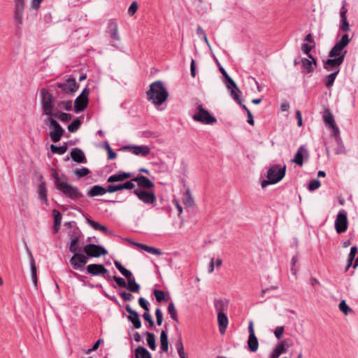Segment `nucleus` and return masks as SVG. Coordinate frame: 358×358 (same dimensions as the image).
Listing matches in <instances>:
<instances>
[{
	"instance_id": "obj_13",
	"label": "nucleus",
	"mask_w": 358,
	"mask_h": 358,
	"mask_svg": "<svg viewBox=\"0 0 358 358\" xmlns=\"http://www.w3.org/2000/svg\"><path fill=\"white\" fill-rule=\"evenodd\" d=\"M324 122L329 129H332L331 136L337 137L339 135V129L336 126L334 117L329 109H326L323 115Z\"/></svg>"
},
{
	"instance_id": "obj_50",
	"label": "nucleus",
	"mask_w": 358,
	"mask_h": 358,
	"mask_svg": "<svg viewBox=\"0 0 358 358\" xmlns=\"http://www.w3.org/2000/svg\"><path fill=\"white\" fill-rule=\"evenodd\" d=\"M59 119L62 122H68L71 120V115L66 113H57L55 116Z\"/></svg>"
},
{
	"instance_id": "obj_4",
	"label": "nucleus",
	"mask_w": 358,
	"mask_h": 358,
	"mask_svg": "<svg viewBox=\"0 0 358 358\" xmlns=\"http://www.w3.org/2000/svg\"><path fill=\"white\" fill-rule=\"evenodd\" d=\"M286 171V166L280 167L278 165L271 166L267 173L268 180L262 182V188L266 187L268 185L275 184L280 181L285 176Z\"/></svg>"
},
{
	"instance_id": "obj_51",
	"label": "nucleus",
	"mask_w": 358,
	"mask_h": 358,
	"mask_svg": "<svg viewBox=\"0 0 358 358\" xmlns=\"http://www.w3.org/2000/svg\"><path fill=\"white\" fill-rule=\"evenodd\" d=\"M225 84L227 89L231 91V90H237V91L240 92L238 87H237L236 83L232 80L231 78H229L228 80H225Z\"/></svg>"
},
{
	"instance_id": "obj_17",
	"label": "nucleus",
	"mask_w": 358,
	"mask_h": 358,
	"mask_svg": "<svg viewBox=\"0 0 358 358\" xmlns=\"http://www.w3.org/2000/svg\"><path fill=\"white\" fill-rule=\"evenodd\" d=\"M87 272L92 275H101L105 278L109 279L110 277H106L104 275L108 272V270L103 264H91L87 266Z\"/></svg>"
},
{
	"instance_id": "obj_53",
	"label": "nucleus",
	"mask_w": 358,
	"mask_h": 358,
	"mask_svg": "<svg viewBox=\"0 0 358 358\" xmlns=\"http://www.w3.org/2000/svg\"><path fill=\"white\" fill-rule=\"evenodd\" d=\"M58 106L62 109L66 110H71L72 108V101H60L58 103Z\"/></svg>"
},
{
	"instance_id": "obj_19",
	"label": "nucleus",
	"mask_w": 358,
	"mask_h": 358,
	"mask_svg": "<svg viewBox=\"0 0 358 358\" xmlns=\"http://www.w3.org/2000/svg\"><path fill=\"white\" fill-rule=\"evenodd\" d=\"M249 338L248 345L251 352H256L259 347L258 340L255 334L253 323L250 322L248 327Z\"/></svg>"
},
{
	"instance_id": "obj_7",
	"label": "nucleus",
	"mask_w": 358,
	"mask_h": 358,
	"mask_svg": "<svg viewBox=\"0 0 358 358\" xmlns=\"http://www.w3.org/2000/svg\"><path fill=\"white\" fill-rule=\"evenodd\" d=\"M351 38H349L348 34H344L341 40L336 43L334 47L329 52V57H343V59H345L346 50H345V48L350 43Z\"/></svg>"
},
{
	"instance_id": "obj_14",
	"label": "nucleus",
	"mask_w": 358,
	"mask_h": 358,
	"mask_svg": "<svg viewBox=\"0 0 358 358\" xmlns=\"http://www.w3.org/2000/svg\"><path fill=\"white\" fill-rule=\"evenodd\" d=\"M134 193L141 201L146 204H154L157 201V198L154 192L135 189Z\"/></svg>"
},
{
	"instance_id": "obj_63",
	"label": "nucleus",
	"mask_w": 358,
	"mask_h": 358,
	"mask_svg": "<svg viewBox=\"0 0 358 358\" xmlns=\"http://www.w3.org/2000/svg\"><path fill=\"white\" fill-rule=\"evenodd\" d=\"M138 303H139V306L145 310V312L149 311L147 301L144 298H143V297L139 298Z\"/></svg>"
},
{
	"instance_id": "obj_5",
	"label": "nucleus",
	"mask_w": 358,
	"mask_h": 358,
	"mask_svg": "<svg viewBox=\"0 0 358 358\" xmlns=\"http://www.w3.org/2000/svg\"><path fill=\"white\" fill-rule=\"evenodd\" d=\"M41 107L44 115L48 117L56 116L57 113L54 112L55 103L53 96L46 90H41Z\"/></svg>"
},
{
	"instance_id": "obj_25",
	"label": "nucleus",
	"mask_w": 358,
	"mask_h": 358,
	"mask_svg": "<svg viewBox=\"0 0 358 358\" xmlns=\"http://www.w3.org/2000/svg\"><path fill=\"white\" fill-rule=\"evenodd\" d=\"M40 184L38 187L37 193L40 200H41L45 205H48V199L47 196L46 183L43 180L42 176H40Z\"/></svg>"
},
{
	"instance_id": "obj_12",
	"label": "nucleus",
	"mask_w": 358,
	"mask_h": 358,
	"mask_svg": "<svg viewBox=\"0 0 358 358\" xmlns=\"http://www.w3.org/2000/svg\"><path fill=\"white\" fill-rule=\"evenodd\" d=\"M347 213L345 210L342 209L338 213L335 220V229L338 234H342L346 231L348 229Z\"/></svg>"
},
{
	"instance_id": "obj_62",
	"label": "nucleus",
	"mask_w": 358,
	"mask_h": 358,
	"mask_svg": "<svg viewBox=\"0 0 358 358\" xmlns=\"http://www.w3.org/2000/svg\"><path fill=\"white\" fill-rule=\"evenodd\" d=\"M284 327H277L274 331V334L278 339H280L284 332Z\"/></svg>"
},
{
	"instance_id": "obj_61",
	"label": "nucleus",
	"mask_w": 358,
	"mask_h": 358,
	"mask_svg": "<svg viewBox=\"0 0 358 358\" xmlns=\"http://www.w3.org/2000/svg\"><path fill=\"white\" fill-rule=\"evenodd\" d=\"M120 296L124 301H130L133 299L132 294L127 292H121Z\"/></svg>"
},
{
	"instance_id": "obj_59",
	"label": "nucleus",
	"mask_w": 358,
	"mask_h": 358,
	"mask_svg": "<svg viewBox=\"0 0 358 358\" xmlns=\"http://www.w3.org/2000/svg\"><path fill=\"white\" fill-rule=\"evenodd\" d=\"M143 317L145 321L148 322L150 327H152L154 326V321L148 311L143 313Z\"/></svg>"
},
{
	"instance_id": "obj_46",
	"label": "nucleus",
	"mask_w": 358,
	"mask_h": 358,
	"mask_svg": "<svg viewBox=\"0 0 358 358\" xmlns=\"http://www.w3.org/2000/svg\"><path fill=\"white\" fill-rule=\"evenodd\" d=\"M154 295L156 298V300L158 302H162V301H167V299L165 296V292L162 290L155 289L154 291Z\"/></svg>"
},
{
	"instance_id": "obj_41",
	"label": "nucleus",
	"mask_w": 358,
	"mask_h": 358,
	"mask_svg": "<svg viewBox=\"0 0 358 358\" xmlns=\"http://www.w3.org/2000/svg\"><path fill=\"white\" fill-rule=\"evenodd\" d=\"M145 335L147 336V343L148 346L152 350H155L156 348L155 334L150 332H145Z\"/></svg>"
},
{
	"instance_id": "obj_57",
	"label": "nucleus",
	"mask_w": 358,
	"mask_h": 358,
	"mask_svg": "<svg viewBox=\"0 0 358 358\" xmlns=\"http://www.w3.org/2000/svg\"><path fill=\"white\" fill-rule=\"evenodd\" d=\"M230 92V94L231 96L234 98V99L237 101V103H238L239 105H241V99L239 96V94H238V92H239L238 91H237V90H231Z\"/></svg>"
},
{
	"instance_id": "obj_35",
	"label": "nucleus",
	"mask_w": 358,
	"mask_h": 358,
	"mask_svg": "<svg viewBox=\"0 0 358 358\" xmlns=\"http://www.w3.org/2000/svg\"><path fill=\"white\" fill-rule=\"evenodd\" d=\"M134 244L135 245H136L138 248H139L149 253H151V254H153L155 255H158V256H160L162 254V252L160 250L153 248V247L148 246L145 244L138 243H134Z\"/></svg>"
},
{
	"instance_id": "obj_43",
	"label": "nucleus",
	"mask_w": 358,
	"mask_h": 358,
	"mask_svg": "<svg viewBox=\"0 0 358 358\" xmlns=\"http://www.w3.org/2000/svg\"><path fill=\"white\" fill-rule=\"evenodd\" d=\"M67 145L66 144L62 146H57L55 145H50V150L52 153H57L59 155H63L67 151Z\"/></svg>"
},
{
	"instance_id": "obj_34",
	"label": "nucleus",
	"mask_w": 358,
	"mask_h": 358,
	"mask_svg": "<svg viewBox=\"0 0 358 358\" xmlns=\"http://www.w3.org/2000/svg\"><path fill=\"white\" fill-rule=\"evenodd\" d=\"M52 215L54 217L53 231L55 234H56L59 229L62 217L61 213L56 209L52 210Z\"/></svg>"
},
{
	"instance_id": "obj_47",
	"label": "nucleus",
	"mask_w": 358,
	"mask_h": 358,
	"mask_svg": "<svg viewBox=\"0 0 358 358\" xmlns=\"http://www.w3.org/2000/svg\"><path fill=\"white\" fill-rule=\"evenodd\" d=\"M339 309L341 312H343L345 315H348L350 312H352V308H350L345 300H343L339 303Z\"/></svg>"
},
{
	"instance_id": "obj_26",
	"label": "nucleus",
	"mask_w": 358,
	"mask_h": 358,
	"mask_svg": "<svg viewBox=\"0 0 358 358\" xmlns=\"http://www.w3.org/2000/svg\"><path fill=\"white\" fill-rule=\"evenodd\" d=\"M134 182L138 183V185L141 187L145 189H152L155 187V184L149 178L143 176H138L133 178Z\"/></svg>"
},
{
	"instance_id": "obj_18",
	"label": "nucleus",
	"mask_w": 358,
	"mask_h": 358,
	"mask_svg": "<svg viewBox=\"0 0 358 358\" xmlns=\"http://www.w3.org/2000/svg\"><path fill=\"white\" fill-rule=\"evenodd\" d=\"M344 60L343 57H330L324 63V68L328 71H334L335 70L340 71V66L343 63Z\"/></svg>"
},
{
	"instance_id": "obj_28",
	"label": "nucleus",
	"mask_w": 358,
	"mask_h": 358,
	"mask_svg": "<svg viewBox=\"0 0 358 358\" xmlns=\"http://www.w3.org/2000/svg\"><path fill=\"white\" fill-rule=\"evenodd\" d=\"M29 264H30V268H31V276L32 282L36 287L38 286V279H37V271H36V266L35 260L34 259V257L31 254V252L29 251Z\"/></svg>"
},
{
	"instance_id": "obj_6",
	"label": "nucleus",
	"mask_w": 358,
	"mask_h": 358,
	"mask_svg": "<svg viewBox=\"0 0 358 358\" xmlns=\"http://www.w3.org/2000/svg\"><path fill=\"white\" fill-rule=\"evenodd\" d=\"M114 264L117 269L127 279V284L126 287L130 292H139L140 286L136 282L132 273L125 268L119 261H114Z\"/></svg>"
},
{
	"instance_id": "obj_39",
	"label": "nucleus",
	"mask_w": 358,
	"mask_h": 358,
	"mask_svg": "<svg viewBox=\"0 0 358 358\" xmlns=\"http://www.w3.org/2000/svg\"><path fill=\"white\" fill-rule=\"evenodd\" d=\"M182 201H183V203L186 206H188V207H191L192 206H194V199L191 194V192H190V190L189 189H187L184 196H183V198H182Z\"/></svg>"
},
{
	"instance_id": "obj_55",
	"label": "nucleus",
	"mask_w": 358,
	"mask_h": 358,
	"mask_svg": "<svg viewBox=\"0 0 358 358\" xmlns=\"http://www.w3.org/2000/svg\"><path fill=\"white\" fill-rule=\"evenodd\" d=\"M155 316L157 319V324L160 326L163 321V315L162 310L159 308H157L155 310Z\"/></svg>"
},
{
	"instance_id": "obj_36",
	"label": "nucleus",
	"mask_w": 358,
	"mask_h": 358,
	"mask_svg": "<svg viewBox=\"0 0 358 358\" xmlns=\"http://www.w3.org/2000/svg\"><path fill=\"white\" fill-rule=\"evenodd\" d=\"M135 357L136 358H152L151 355L148 352V350L143 346H138L135 350Z\"/></svg>"
},
{
	"instance_id": "obj_32",
	"label": "nucleus",
	"mask_w": 358,
	"mask_h": 358,
	"mask_svg": "<svg viewBox=\"0 0 358 358\" xmlns=\"http://www.w3.org/2000/svg\"><path fill=\"white\" fill-rule=\"evenodd\" d=\"M304 154L307 155V150L303 146H301L298 149L294 159L291 160L292 162H294V163L296 164L297 165L302 166L303 164V159Z\"/></svg>"
},
{
	"instance_id": "obj_38",
	"label": "nucleus",
	"mask_w": 358,
	"mask_h": 358,
	"mask_svg": "<svg viewBox=\"0 0 358 358\" xmlns=\"http://www.w3.org/2000/svg\"><path fill=\"white\" fill-rule=\"evenodd\" d=\"M215 307L218 313H224V311L227 309L228 302L223 300L216 301L215 303Z\"/></svg>"
},
{
	"instance_id": "obj_9",
	"label": "nucleus",
	"mask_w": 358,
	"mask_h": 358,
	"mask_svg": "<svg viewBox=\"0 0 358 358\" xmlns=\"http://www.w3.org/2000/svg\"><path fill=\"white\" fill-rule=\"evenodd\" d=\"M198 112L194 115L193 119L206 124H213L216 122L215 117H213L208 111L205 110L201 105L197 106Z\"/></svg>"
},
{
	"instance_id": "obj_49",
	"label": "nucleus",
	"mask_w": 358,
	"mask_h": 358,
	"mask_svg": "<svg viewBox=\"0 0 358 358\" xmlns=\"http://www.w3.org/2000/svg\"><path fill=\"white\" fill-rule=\"evenodd\" d=\"M75 173L78 178H83L90 173V170L87 168L83 167L75 170Z\"/></svg>"
},
{
	"instance_id": "obj_60",
	"label": "nucleus",
	"mask_w": 358,
	"mask_h": 358,
	"mask_svg": "<svg viewBox=\"0 0 358 358\" xmlns=\"http://www.w3.org/2000/svg\"><path fill=\"white\" fill-rule=\"evenodd\" d=\"M113 278L117 282V284L119 287H126L127 283L122 278L117 277V276H113Z\"/></svg>"
},
{
	"instance_id": "obj_44",
	"label": "nucleus",
	"mask_w": 358,
	"mask_h": 358,
	"mask_svg": "<svg viewBox=\"0 0 358 358\" xmlns=\"http://www.w3.org/2000/svg\"><path fill=\"white\" fill-rule=\"evenodd\" d=\"M357 252V248L356 246H353L350 249V254L348 255V264L346 267V271L349 269V268L352 266V262L355 258L356 254Z\"/></svg>"
},
{
	"instance_id": "obj_10",
	"label": "nucleus",
	"mask_w": 358,
	"mask_h": 358,
	"mask_svg": "<svg viewBox=\"0 0 358 358\" xmlns=\"http://www.w3.org/2000/svg\"><path fill=\"white\" fill-rule=\"evenodd\" d=\"M89 94L90 89L85 87L82 93L76 99L74 102V110L76 112L83 111L87 108L89 103Z\"/></svg>"
},
{
	"instance_id": "obj_42",
	"label": "nucleus",
	"mask_w": 358,
	"mask_h": 358,
	"mask_svg": "<svg viewBox=\"0 0 358 358\" xmlns=\"http://www.w3.org/2000/svg\"><path fill=\"white\" fill-rule=\"evenodd\" d=\"M168 312L171 315V317L176 322H178V312L173 302H171L168 306Z\"/></svg>"
},
{
	"instance_id": "obj_15",
	"label": "nucleus",
	"mask_w": 358,
	"mask_h": 358,
	"mask_svg": "<svg viewBox=\"0 0 358 358\" xmlns=\"http://www.w3.org/2000/svg\"><path fill=\"white\" fill-rule=\"evenodd\" d=\"M87 257L81 253H76L70 259V263L76 270H81L87 262Z\"/></svg>"
},
{
	"instance_id": "obj_45",
	"label": "nucleus",
	"mask_w": 358,
	"mask_h": 358,
	"mask_svg": "<svg viewBox=\"0 0 358 358\" xmlns=\"http://www.w3.org/2000/svg\"><path fill=\"white\" fill-rule=\"evenodd\" d=\"M81 121L77 118L74 120L69 126L68 130L69 132L73 133L76 132L80 127Z\"/></svg>"
},
{
	"instance_id": "obj_48",
	"label": "nucleus",
	"mask_w": 358,
	"mask_h": 358,
	"mask_svg": "<svg viewBox=\"0 0 358 358\" xmlns=\"http://www.w3.org/2000/svg\"><path fill=\"white\" fill-rule=\"evenodd\" d=\"M78 242V238L75 237L71 241V245L69 247V250L73 254L78 253V251L80 250L78 247H76V244Z\"/></svg>"
},
{
	"instance_id": "obj_56",
	"label": "nucleus",
	"mask_w": 358,
	"mask_h": 358,
	"mask_svg": "<svg viewBox=\"0 0 358 358\" xmlns=\"http://www.w3.org/2000/svg\"><path fill=\"white\" fill-rule=\"evenodd\" d=\"M137 9H138V4H137V3L136 1H134V2L131 3L130 6L129 7L128 13L131 16H132V15H134L136 13Z\"/></svg>"
},
{
	"instance_id": "obj_23",
	"label": "nucleus",
	"mask_w": 358,
	"mask_h": 358,
	"mask_svg": "<svg viewBox=\"0 0 358 358\" xmlns=\"http://www.w3.org/2000/svg\"><path fill=\"white\" fill-rule=\"evenodd\" d=\"M126 310L129 313L128 320L134 324L136 329H139L141 327V322L139 318L138 313L134 310L129 305L126 306Z\"/></svg>"
},
{
	"instance_id": "obj_22",
	"label": "nucleus",
	"mask_w": 358,
	"mask_h": 358,
	"mask_svg": "<svg viewBox=\"0 0 358 358\" xmlns=\"http://www.w3.org/2000/svg\"><path fill=\"white\" fill-rule=\"evenodd\" d=\"M308 58H302L301 60L302 66L306 73H313L314 71L313 65L317 66V60L312 55H308Z\"/></svg>"
},
{
	"instance_id": "obj_11",
	"label": "nucleus",
	"mask_w": 358,
	"mask_h": 358,
	"mask_svg": "<svg viewBox=\"0 0 358 358\" xmlns=\"http://www.w3.org/2000/svg\"><path fill=\"white\" fill-rule=\"evenodd\" d=\"M83 251L90 257H99L101 255L108 254V251L101 245L96 244H88L84 246Z\"/></svg>"
},
{
	"instance_id": "obj_2",
	"label": "nucleus",
	"mask_w": 358,
	"mask_h": 358,
	"mask_svg": "<svg viewBox=\"0 0 358 358\" xmlns=\"http://www.w3.org/2000/svg\"><path fill=\"white\" fill-rule=\"evenodd\" d=\"M132 174L129 172L119 171L113 175L110 176L107 182L110 183L108 185V192L113 193L122 189H132L134 187V180L133 178L131 180L126 181L122 183L113 184L116 182H123L124 180L130 178Z\"/></svg>"
},
{
	"instance_id": "obj_24",
	"label": "nucleus",
	"mask_w": 358,
	"mask_h": 358,
	"mask_svg": "<svg viewBox=\"0 0 358 358\" xmlns=\"http://www.w3.org/2000/svg\"><path fill=\"white\" fill-rule=\"evenodd\" d=\"M135 155L145 157L150 152V149L147 145H134L125 148Z\"/></svg>"
},
{
	"instance_id": "obj_33",
	"label": "nucleus",
	"mask_w": 358,
	"mask_h": 358,
	"mask_svg": "<svg viewBox=\"0 0 358 358\" xmlns=\"http://www.w3.org/2000/svg\"><path fill=\"white\" fill-rule=\"evenodd\" d=\"M165 330L162 331L160 334V345L163 352H167L169 350V341L167 336V324L164 325Z\"/></svg>"
},
{
	"instance_id": "obj_8",
	"label": "nucleus",
	"mask_w": 358,
	"mask_h": 358,
	"mask_svg": "<svg viewBox=\"0 0 358 358\" xmlns=\"http://www.w3.org/2000/svg\"><path fill=\"white\" fill-rule=\"evenodd\" d=\"M47 121L50 123V127L52 128V130L50 132V137L53 143L59 142L65 131L60 126V124L52 117H48Z\"/></svg>"
},
{
	"instance_id": "obj_64",
	"label": "nucleus",
	"mask_w": 358,
	"mask_h": 358,
	"mask_svg": "<svg viewBox=\"0 0 358 358\" xmlns=\"http://www.w3.org/2000/svg\"><path fill=\"white\" fill-rule=\"evenodd\" d=\"M314 48V45H310L307 43H305L302 45V50L303 52L308 56L310 54V52L311 50Z\"/></svg>"
},
{
	"instance_id": "obj_16",
	"label": "nucleus",
	"mask_w": 358,
	"mask_h": 358,
	"mask_svg": "<svg viewBox=\"0 0 358 358\" xmlns=\"http://www.w3.org/2000/svg\"><path fill=\"white\" fill-rule=\"evenodd\" d=\"M57 87L66 94H73L78 90L79 85L74 78H69L64 83H57Z\"/></svg>"
},
{
	"instance_id": "obj_52",
	"label": "nucleus",
	"mask_w": 358,
	"mask_h": 358,
	"mask_svg": "<svg viewBox=\"0 0 358 358\" xmlns=\"http://www.w3.org/2000/svg\"><path fill=\"white\" fill-rule=\"evenodd\" d=\"M320 185H321V183L319 180H317V179L313 180L310 181V182H309L308 189L310 191H314V190L318 189L320 187Z\"/></svg>"
},
{
	"instance_id": "obj_21",
	"label": "nucleus",
	"mask_w": 358,
	"mask_h": 358,
	"mask_svg": "<svg viewBox=\"0 0 358 358\" xmlns=\"http://www.w3.org/2000/svg\"><path fill=\"white\" fill-rule=\"evenodd\" d=\"M106 32L110 34V37L115 41H120V36L118 33V24L115 19H111L108 23Z\"/></svg>"
},
{
	"instance_id": "obj_54",
	"label": "nucleus",
	"mask_w": 358,
	"mask_h": 358,
	"mask_svg": "<svg viewBox=\"0 0 358 358\" xmlns=\"http://www.w3.org/2000/svg\"><path fill=\"white\" fill-rule=\"evenodd\" d=\"M196 33H197L198 36H201L203 38V40L205 41V43L208 45H209V42L207 38L206 34L204 30L200 26H199L197 27Z\"/></svg>"
},
{
	"instance_id": "obj_3",
	"label": "nucleus",
	"mask_w": 358,
	"mask_h": 358,
	"mask_svg": "<svg viewBox=\"0 0 358 358\" xmlns=\"http://www.w3.org/2000/svg\"><path fill=\"white\" fill-rule=\"evenodd\" d=\"M147 99L155 106L162 105L168 98L169 93L162 81L157 80L150 84L146 92Z\"/></svg>"
},
{
	"instance_id": "obj_31",
	"label": "nucleus",
	"mask_w": 358,
	"mask_h": 358,
	"mask_svg": "<svg viewBox=\"0 0 358 358\" xmlns=\"http://www.w3.org/2000/svg\"><path fill=\"white\" fill-rule=\"evenodd\" d=\"M108 192V187L104 188L100 185H94L87 192V196L90 197H94L96 196L103 195Z\"/></svg>"
},
{
	"instance_id": "obj_1",
	"label": "nucleus",
	"mask_w": 358,
	"mask_h": 358,
	"mask_svg": "<svg viewBox=\"0 0 358 358\" xmlns=\"http://www.w3.org/2000/svg\"><path fill=\"white\" fill-rule=\"evenodd\" d=\"M52 176L54 179L56 187L67 198L71 200H78L83 197V193L79 189L68 182L65 175L60 176L56 169H52Z\"/></svg>"
},
{
	"instance_id": "obj_58",
	"label": "nucleus",
	"mask_w": 358,
	"mask_h": 358,
	"mask_svg": "<svg viewBox=\"0 0 358 358\" xmlns=\"http://www.w3.org/2000/svg\"><path fill=\"white\" fill-rule=\"evenodd\" d=\"M340 29H341V30H342L343 31H345V32H348V31H350V24L348 21V19H344V20H341V24Z\"/></svg>"
},
{
	"instance_id": "obj_20",
	"label": "nucleus",
	"mask_w": 358,
	"mask_h": 358,
	"mask_svg": "<svg viewBox=\"0 0 358 358\" xmlns=\"http://www.w3.org/2000/svg\"><path fill=\"white\" fill-rule=\"evenodd\" d=\"M24 8V0H15V20L18 24H22L23 20V13Z\"/></svg>"
},
{
	"instance_id": "obj_27",
	"label": "nucleus",
	"mask_w": 358,
	"mask_h": 358,
	"mask_svg": "<svg viewBox=\"0 0 358 358\" xmlns=\"http://www.w3.org/2000/svg\"><path fill=\"white\" fill-rule=\"evenodd\" d=\"M219 330L222 335L224 334L228 326L229 320L225 313L217 314Z\"/></svg>"
},
{
	"instance_id": "obj_40",
	"label": "nucleus",
	"mask_w": 358,
	"mask_h": 358,
	"mask_svg": "<svg viewBox=\"0 0 358 358\" xmlns=\"http://www.w3.org/2000/svg\"><path fill=\"white\" fill-rule=\"evenodd\" d=\"M338 73H339V70H335L331 74H329V76H327L326 77L325 85H326L327 87L329 88L334 85L335 79Z\"/></svg>"
},
{
	"instance_id": "obj_37",
	"label": "nucleus",
	"mask_w": 358,
	"mask_h": 358,
	"mask_svg": "<svg viewBox=\"0 0 358 358\" xmlns=\"http://www.w3.org/2000/svg\"><path fill=\"white\" fill-rule=\"evenodd\" d=\"M87 223L95 230H99L103 232L106 233L108 231V229L106 227L101 224L100 223L95 222L90 218H87Z\"/></svg>"
},
{
	"instance_id": "obj_30",
	"label": "nucleus",
	"mask_w": 358,
	"mask_h": 358,
	"mask_svg": "<svg viewBox=\"0 0 358 358\" xmlns=\"http://www.w3.org/2000/svg\"><path fill=\"white\" fill-rule=\"evenodd\" d=\"M71 157L73 161L78 163L86 162V158L84 152L80 148H73L71 152Z\"/></svg>"
},
{
	"instance_id": "obj_29",
	"label": "nucleus",
	"mask_w": 358,
	"mask_h": 358,
	"mask_svg": "<svg viewBox=\"0 0 358 358\" xmlns=\"http://www.w3.org/2000/svg\"><path fill=\"white\" fill-rule=\"evenodd\" d=\"M287 348L288 345L284 341L278 343L271 354V358H278Z\"/></svg>"
}]
</instances>
